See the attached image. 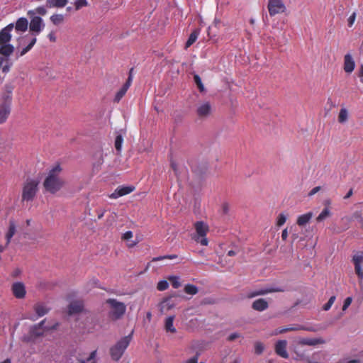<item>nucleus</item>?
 Returning a JSON list of instances; mask_svg holds the SVG:
<instances>
[{
	"instance_id": "nucleus-1",
	"label": "nucleus",
	"mask_w": 363,
	"mask_h": 363,
	"mask_svg": "<svg viewBox=\"0 0 363 363\" xmlns=\"http://www.w3.org/2000/svg\"><path fill=\"white\" fill-rule=\"evenodd\" d=\"M62 168L60 165L54 166L48 172L43 186L45 190L51 194H55L60 191L65 184V182L60 177Z\"/></svg>"
},
{
	"instance_id": "nucleus-2",
	"label": "nucleus",
	"mask_w": 363,
	"mask_h": 363,
	"mask_svg": "<svg viewBox=\"0 0 363 363\" xmlns=\"http://www.w3.org/2000/svg\"><path fill=\"white\" fill-rule=\"evenodd\" d=\"M13 29V24L10 23L0 31V54L4 58L9 57L13 52L14 46L10 43L11 39V31Z\"/></svg>"
},
{
	"instance_id": "nucleus-3",
	"label": "nucleus",
	"mask_w": 363,
	"mask_h": 363,
	"mask_svg": "<svg viewBox=\"0 0 363 363\" xmlns=\"http://www.w3.org/2000/svg\"><path fill=\"white\" fill-rule=\"evenodd\" d=\"M131 338V335L125 336L118 340L115 345L111 347L110 354L113 360L118 361L121 359L129 345Z\"/></svg>"
},
{
	"instance_id": "nucleus-4",
	"label": "nucleus",
	"mask_w": 363,
	"mask_h": 363,
	"mask_svg": "<svg viewBox=\"0 0 363 363\" xmlns=\"http://www.w3.org/2000/svg\"><path fill=\"white\" fill-rule=\"evenodd\" d=\"M37 41L36 36L28 34L18 38V47L25 46L16 53L17 57H22L30 51Z\"/></svg>"
},
{
	"instance_id": "nucleus-5",
	"label": "nucleus",
	"mask_w": 363,
	"mask_h": 363,
	"mask_svg": "<svg viewBox=\"0 0 363 363\" xmlns=\"http://www.w3.org/2000/svg\"><path fill=\"white\" fill-rule=\"evenodd\" d=\"M106 302L110 306V316L113 319L118 320L125 313L126 306L123 302H120L115 298H108Z\"/></svg>"
},
{
	"instance_id": "nucleus-6",
	"label": "nucleus",
	"mask_w": 363,
	"mask_h": 363,
	"mask_svg": "<svg viewBox=\"0 0 363 363\" xmlns=\"http://www.w3.org/2000/svg\"><path fill=\"white\" fill-rule=\"evenodd\" d=\"M38 182L35 179H27L23 188L22 199L23 201H32L38 190Z\"/></svg>"
},
{
	"instance_id": "nucleus-7",
	"label": "nucleus",
	"mask_w": 363,
	"mask_h": 363,
	"mask_svg": "<svg viewBox=\"0 0 363 363\" xmlns=\"http://www.w3.org/2000/svg\"><path fill=\"white\" fill-rule=\"evenodd\" d=\"M196 235L194 237L195 241L199 242L201 245H208V241L206 238L208 231V226L203 221H197L194 224Z\"/></svg>"
},
{
	"instance_id": "nucleus-8",
	"label": "nucleus",
	"mask_w": 363,
	"mask_h": 363,
	"mask_svg": "<svg viewBox=\"0 0 363 363\" xmlns=\"http://www.w3.org/2000/svg\"><path fill=\"white\" fill-rule=\"evenodd\" d=\"M45 320H42L37 325L31 326L29 329V334L24 335L22 337V340L26 342H31L38 337L43 335L45 328L43 327Z\"/></svg>"
},
{
	"instance_id": "nucleus-9",
	"label": "nucleus",
	"mask_w": 363,
	"mask_h": 363,
	"mask_svg": "<svg viewBox=\"0 0 363 363\" xmlns=\"http://www.w3.org/2000/svg\"><path fill=\"white\" fill-rule=\"evenodd\" d=\"M45 24L41 17L33 16L31 17L29 23V28L31 34L36 36L39 35L45 28Z\"/></svg>"
},
{
	"instance_id": "nucleus-10",
	"label": "nucleus",
	"mask_w": 363,
	"mask_h": 363,
	"mask_svg": "<svg viewBox=\"0 0 363 363\" xmlns=\"http://www.w3.org/2000/svg\"><path fill=\"white\" fill-rule=\"evenodd\" d=\"M267 8L271 16L282 13L286 10L285 4L282 0H268Z\"/></svg>"
},
{
	"instance_id": "nucleus-11",
	"label": "nucleus",
	"mask_w": 363,
	"mask_h": 363,
	"mask_svg": "<svg viewBox=\"0 0 363 363\" xmlns=\"http://www.w3.org/2000/svg\"><path fill=\"white\" fill-rule=\"evenodd\" d=\"M12 65L13 63L9 58L0 57V83L4 81V76L10 72Z\"/></svg>"
},
{
	"instance_id": "nucleus-12",
	"label": "nucleus",
	"mask_w": 363,
	"mask_h": 363,
	"mask_svg": "<svg viewBox=\"0 0 363 363\" xmlns=\"http://www.w3.org/2000/svg\"><path fill=\"white\" fill-rule=\"evenodd\" d=\"M284 290L279 287H267L255 290L248 294V298H254L258 296H263L273 292L283 291Z\"/></svg>"
},
{
	"instance_id": "nucleus-13",
	"label": "nucleus",
	"mask_w": 363,
	"mask_h": 363,
	"mask_svg": "<svg viewBox=\"0 0 363 363\" xmlns=\"http://www.w3.org/2000/svg\"><path fill=\"white\" fill-rule=\"evenodd\" d=\"M134 189L135 187L133 186H120L109 195V197L116 199L133 192Z\"/></svg>"
},
{
	"instance_id": "nucleus-14",
	"label": "nucleus",
	"mask_w": 363,
	"mask_h": 363,
	"mask_svg": "<svg viewBox=\"0 0 363 363\" xmlns=\"http://www.w3.org/2000/svg\"><path fill=\"white\" fill-rule=\"evenodd\" d=\"M353 262L357 275L360 279H363V253L355 255L353 257Z\"/></svg>"
},
{
	"instance_id": "nucleus-15",
	"label": "nucleus",
	"mask_w": 363,
	"mask_h": 363,
	"mask_svg": "<svg viewBox=\"0 0 363 363\" xmlns=\"http://www.w3.org/2000/svg\"><path fill=\"white\" fill-rule=\"evenodd\" d=\"M211 113V106L209 102L200 104L196 108V113L200 118L208 117Z\"/></svg>"
},
{
	"instance_id": "nucleus-16",
	"label": "nucleus",
	"mask_w": 363,
	"mask_h": 363,
	"mask_svg": "<svg viewBox=\"0 0 363 363\" xmlns=\"http://www.w3.org/2000/svg\"><path fill=\"white\" fill-rule=\"evenodd\" d=\"M286 345L287 342L286 340H279L276 345H275V352L276 353L285 359H287L289 357V354L286 351Z\"/></svg>"
},
{
	"instance_id": "nucleus-17",
	"label": "nucleus",
	"mask_w": 363,
	"mask_h": 363,
	"mask_svg": "<svg viewBox=\"0 0 363 363\" xmlns=\"http://www.w3.org/2000/svg\"><path fill=\"white\" fill-rule=\"evenodd\" d=\"M355 68V62L352 55L350 53H347L344 57V71L347 73H352Z\"/></svg>"
},
{
	"instance_id": "nucleus-18",
	"label": "nucleus",
	"mask_w": 363,
	"mask_h": 363,
	"mask_svg": "<svg viewBox=\"0 0 363 363\" xmlns=\"http://www.w3.org/2000/svg\"><path fill=\"white\" fill-rule=\"evenodd\" d=\"M13 294L17 298H23L26 295V288L23 283L16 282L12 286Z\"/></svg>"
},
{
	"instance_id": "nucleus-19",
	"label": "nucleus",
	"mask_w": 363,
	"mask_h": 363,
	"mask_svg": "<svg viewBox=\"0 0 363 363\" xmlns=\"http://www.w3.org/2000/svg\"><path fill=\"white\" fill-rule=\"evenodd\" d=\"M13 24V28H15L16 31L18 33H23L27 30L28 27V21L27 18L21 17L19 18L16 23Z\"/></svg>"
},
{
	"instance_id": "nucleus-20",
	"label": "nucleus",
	"mask_w": 363,
	"mask_h": 363,
	"mask_svg": "<svg viewBox=\"0 0 363 363\" xmlns=\"http://www.w3.org/2000/svg\"><path fill=\"white\" fill-rule=\"evenodd\" d=\"M299 345H308V346H315L319 344L325 343V340L323 338H301L298 341Z\"/></svg>"
},
{
	"instance_id": "nucleus-21",
	"label": "nucleus",
	"mask_w": 363,
	"mask_h": 363,
	"mask_svg": "<svg viewBox=\"0 0 363 363\" xmlns=\"http://www.w3.org/2000/svg\"><path fill=\"white\" fill-rule=\"evenodd\" d=\"M10 113L11 107L9 104L3 103L0 105V124L6 121Z\"/></svg>"
},
{
	"instance_id": "nucleus-22",
	"label": "nucleus",
	"mask_w": 363,
	"mask_h": 363,
	"mask_svg": "<svg viewBox=\"0 0 363 363\" xmlns=\"http://www.w3.org/2000/svg\"><path fill=\"white\" fill-rule=\"evenodd\" d=\"M16 233V223L13 220H10L8 230L5 234V238L6 240V245H8L10 243L11 238H13V236L15 235Z\"/></svg>"
},
{
	"instance_id": "nucleus-23",
	"label": "nucleus",
	"mask_w": 363,
	"mask_h": 363,
	"mask_svg": "<svg viewBox=\"0 0 363 363\" xmlns=\"http://www.w3.org/2000/svg\"><path fill=\"white\" fill-rule=\"evenodd\" d=\"M269 307L268 302L264 298H258L255 300L252 304V308L257 311H264Z\"/></svg>"
},
{
	"instance_id": "nucleus-24",
	"label": "nucleus",
	"mask_w": 363,
	"mask_h": 363,
	"mask_svg": "<svg viewBox=\"0 0 363 363\" xmlns=\"http://www.w3.org/2000/svg\"><path fill=\"white\" fill-rule=\"evenodd\" d=\"M83 310V303L81 301L72 302L68 308L69 314H75L81 312Z\"/></svg>"
},
{
	"instance_id": "nucleus-25",
	"label": "nucleus",
	"mask_w": 363,
	"mask_h": 363,
	"mask_svg": "<svg viewBox=\"0 0 363 363\" xmlns=\"http://www.w3.org/2000/svg\"><path fill=\"white\" fill-rule=\"evenodd\" d=\"M288 331H294V330H306L309 332H317L320 330L318 327H306L301 325H296L291 327H287Z\"/></svg>"
},
{
	"instance_id": "nucleus-26",
	"label": "nucleus",
	"mask_w": 363,
	"mask_h": 363,
	"mask_svg": "<svg viewBox=\"0 0 363 363\" xmlns=\"http://www.w3.org/2000/svg\"><path fill=\"white\" fill-rule=\"evenodd\" d=\"M313 213L312 212H308L305 214L299 216L297 218L296 223L299 226H303L306 225L312 218Z\"/></svg>"
},
{
	"instance_id": "nucleus-27",
	"label": "nucleus",
	"mask_w": 363,
	"mask_h": 363,
	"mask_svg": "<svg viewBox=\"0 0 363 363\" xmlns=\"http://www.w3.org/2000/svg\"><path fill=\"white\" fill-rule=\"evenodd\" d=\"M68 2V0H46V7L48 8H62Z\"/></svg>"
},
{
	"instance_id": "nucleus-28",
	"label": "nucleus",
	"mask_w": 363,
	"mask_h": 363,
	"mask_svg": "<svg viewBox=\"0 0 363 363\" xmlns=\"http://www.w3.org/2000/svg\"><path fill=\"white\" fill-rule=\"evenodd\" d=\"M174 320V315L169 316L165 319L164 328L167 332H170L172 333H175L177 332V329L173 325Z\"/></svg>"
},
{
	"instance_id": "nucleus-29",
	"label": "nucleus",
	"mask_w": 363,
	"mask_h": 363,
	"mask_svg": "<svg viewBox=\"0 0 363 363\" xmlns=\"http://www.w3.org/2000/svg\"><path fill=\"white\" fill-rule=\"evenodd\" d=\"M200 34V29L196 28L193 30V32L190 34L185 45V48H188L191 45H193L196 40H197L199 35Z\"/></svg>"
},
{
	"instance_id": "nucleus-30",
	"label": "nucleus",
	"mask_w": 363,
	"mask_h": 363,
	"mask_svg": "<svg viewBox=\"0 0 363 363\" xmlns=\"http://www.w3.org/2000/svg\"><path fill=\"white\" fill-rule=\"evenodd\" d=\"M35 311L38 317H42L48 313L49 308L43 303H38L35 306Z\"/></svg>"
},
{
	"instance_id": "nucleus-31",
	"label": "nucleus",
	"mask_w": 363,
	"mask_h": 363,
	"mask_svg": "<svg viewBox=\"0 0 363 363\" xmlns=\"http://www.w3.org/2000/svg\"><path fill=\"white\" fill-rule=\"evenodd\" d=\"M116 137L115 139V147L116 150L119 152L121 151L122 149V145L123 143V135L121 133V130L120 132L116 133Z\"/></svg>"
},
{
	"instance_id": "nucleus-32",
	"label": "nucleus",
	"mask_w": 363,
	"mask_h": 363,
	"mask_svg": "<svg viewBox=\"0 0 363 363\" xmlns=\"http://www.w3.org/2000/svg\"><path fill=\"white\" fill-rule=\"evenodd\" d=\"M348 119V111L345 108H341L338 115V122L345 123Z\"/></svg>"
},
{
	"instance_id": "nucleus-33",
	"label": "nucleus",
	"mask_w": 363,
	"mask_h": 363,
	"mask_svg": "<svg viewBox=\"0 0 363 363\" xmlns=\"http://www.w3.org/2000/svg\"><path fill=\"white\" fill-rule=\"evenodd\" d=\"M50 21L54 25L58 26L63 22L64 16L62 14H54L50 16Z\"/></svg>"
},
{
	"instance_id": "nucleus-34",
	"label": "nucleus",
	"mask_w": 363,
	"mask_h": 363,
	"mask_svg": "<svg viewBox=\"0 0 363 363\" xmlns=\"http://www.w3.org/2000/svg\"><path fill=\"white\" fill-rule=\"evenodd\" d=\"M330 211L328 208H325L316 218L318 222H321L330 216Z\"/></svg>"
},
{
	"instance_id": "nucleus-35",
	"label": "nucleus",
	"mask_w": 363,
	"mask_h": 363,
	"mask_svg": "<svg viewBox=\"0 0 363 363\" xmlns=\"http://www.w3.org/2000/svg\"><path fill=\"white\" fill-rule=\"evenodd\" d=\"M185 293L190 295H195L198 293V287L193 284H186L184 286Z\"/></svg>"
},
{
	"instance_id": "nucleus-36",
	"label": "nucleus",
	"mask_w": 363,
	"mask_h": 363,
	"mask_svg": "<svg viewBox=\"0 0 363 363\" xmlns=\"http://www.w3.org/2000/svg\"><path fill=\"white\" fill-rule=\"evenodd\" d=\"M28 13L30 16L32 15L35 16V14H36V13L42 15V16H45L47 13V9L45 6H39L33 11H29Z\"/></svg>"
},
{
	"instance_id": "nucleus-37",
	"label": "nucleus",
	"mask_w": 363,
	"mask_h": 363,
	"mask_svg": "<svg viewBox=\"0 0 363 363\" xmlns=\"http://www.w3.org/2000/svg\"><path fill=\"white\" fill-rule=\"evenodd\" d=\"M169 280L171 281V284L174 289H178L181 286L179 277L171 276L169 277Z\"/></svg>"
},
{
	"instance_id": "nucleus-38",
	"label": "nucleus",
	"mask_w": 363,
	"mask_h": 363,
	"mask_svg": "<svg viewBox=\"0 0 363 363\" xmlns=\"http://www.w3.org/2000/svg\"><path fill=\"white\" fill-rule=\"evenodd\" d=\"M194 82L195 84L197 85L199 89L200 90V91L203 92L205 90V88H204V86L201 82V77L198 75V74H195L194 76Z\"/></svg>"
},
{
	"instance_id": "nucleus-39",
	"label": "nucleus",
	"mask_w": 363,
	"mask_h": 363,
	"mask_svg": "<svg viewBox=\"0 0 363 363\" xmlns=\"http://www.w3.org/2000/svg\"><path fill=\"white\" fill-rule=\"evenodd\" d=\"M286 219H287L286 215H285L284 213H280L278 216L277 219V226L280 227V226L283 225L286 223Z\"/></svg>"
},
{
	"instance_id": "nucleus-40",
	"label": "nucleus",
	"mask_w": 363,
	"mask_h": 363,
	"mask_svg": "<svg viewBox=\"0 0 363 363\" xmlns=\"http://www.w3.org/2000/svg\"><path fill=\"white\" fill-rule=\"evenodd\" d=\"M264 346L261 342H256L255 343V352L257 354H260L263 352Z\"/></svg>"
},
{
	"instance_id": "nucleus-41",
	"label": "nucleus",
	"mask_w": 363,
	"mask_h": 363,
	"mask_svg": "<svg viewBox=\"0 0 363 363\" xmlns=\"http://www.w3.org/2000/svg\"><path fill=\"white\" fill-rule=\"evenodd\" d=\"M88 5V2L86 0H76L74 2V6L76 10H79L80 9Z\"/></svg>"
},
{
	"instance_id": "nucleus-42",
	"label": "nucleus",
	"mask_w": 363,
	"mask_h": 363,
	"mask_svg": "<svg viewBox=\"0 0 363 363\" xmlns=\"http://www.w3.org/2000/svg\"><path fill=\"white\" fill-rule=\"evenodd\" d=\"M336 299V297L335 296H331L328 301L323 306V309L325 311H328L330 309L331 306H333V304L334 303Z\"/></svg>"
},
{
	"instance_id": "nucleus-43",
	"label": "nucleus",
	"mask_w": 363,
	"mask_h": 363,
	"mask_svg": "<svg viewBox=\"0 0 363 363\" xmlns=\"http://www.w3.org/2000/svg\"><path fill=\"white\" fill-rule=\"evenodd\" d=\"M169 286V283L166 280H161L158 282L157 288L159 291H164Z\"/></svg>"
},
{
	"instance_id": "nucleus-44",
	"label": "nucleus",
	"mask_w": 363,
	"mask_h": 363,
	"mask_svg": "<svg viewBox=\"0 0 363 363\" xmlns=\"http://www.w3.org/2000/svg\"><path fill=\"white\" fill-rule=\"evenodd\" d=\"M96 355V351L94 350L91 352L89 357L86 360L82 361V363H96L95 362Z\"/></svg>"
},
{
	"instance_id": "nucleus-45",
	"label": "nucleus",
	"mask_w": 363,
	"mask_h": 363,
	"mask_svg": "<svg viewBox=\"0 0 363 363\" xmlns=\"http://www.w3.org/2000/svg\"><path fill=\"white\" fill-rule=\"evenodd\" d=\"M126 91H125V89H123L122 87L121 89L116 93L115 96L114 101L116 102H118L123 96L125 94Z\"/></svg>"
},
{
	"instance_id": "nucleus-46",
	"label": "nucleus",
	"mask_w": 363,
	"mask_h": 363,
	"mask_svg": "<svg viewBox=\"0 0 363 363\" xmlns=\"http://www.w3.org/2000/svg\"><path fill=\"white\" fill-rule=\"evenodd\" d=\"M355 18H356V13L353 12L352 13V15L348 18V20H347L349 27L352 26V25L354 24V23L355 21Z\"/></svg>"
},
{
	"instance_id": "nucleus-47",
	"label": "nucleus",
	"mask_w": 363,
	"mask_h": 363,
	"mask_svg": "<svg viewBox=\"0 0 363 363\" xmlns=\"http://www.w3.org/2000/svg\"><path fill=\"white\" fill-rule=\"evenodd\" d=\"M352 301V298L351 297H347L344 301L342 310L345 311L350 306Z\"/></svg>"
},
{
	"instance_id": "nucleus-48",
	"label": "nucleus",
	"mask_w": 363,
	"mask_h": 363,
	"mask_svg": "<svg viewBox=\"0 0 363 363\" xmlns=\"http://www.w3.org/2000/svg\"><path fill=\"white\" fill-rule=\"evenodd\" d=\"M240 337H241L240 333H233L230 335H229V336L228 337V341H233V340H235V339H237V338H238Z\"/></svg>"
},
{
	"instance_id": "nucleus-49",
	"label": "nucleus",
	"mask_w": 363,
	"mask_h": 363,
	"mask_svg": "<svg viewBox=\"0 0 363 363\" xmlns=\"http://www.w3.org/2000/svg\"><path fill=\"white\" fill-rule=\"evenodd\" d=\"M133 233L132 231H127L123 235V239L125 240H129L133 238Z\"/></svg>"
},
{
	"instance_id": "nucleus-50",
	"label": "nucleus",
	"mask_w": 363,
	"mask_h": 363,
	"mask_svg": "<svg viewBox=\"0 0 363 363\" xmlns=\"http://www.w3.org/2000/svg\"><path fill=\"white\" fill-rule=\"evenodd\" d=\"M358 77L359 78L360 82L363 84V64L360 66L359 69Z\"/></svg>"
},
{
	"instance_id": "nucleus-51",
	"label": "nucleus",
	"mask_w": 363,
	"mask_h": 363,
	"mask_svg": "<svg viewBox=\"0 0 363 363\" xmlns=\"http://www.w3.org/2000/svg\"><path fill=\"white\" fill-rule=\"evenodd\" d=\"M48 38H49V40L52 42H55L56 41V36H55V34L54 32H50L48 35Z\"/></svg>"
},
{
	"instance_id": "nucleus-52",
	"label": "nucleus",
	"mask_w": 363,
	"mask_h": 363,
	"mask_svg": "<svg viewBox=\"0 0 363 363\" xmlns=\"http://www.w3.org/2000/svg\"><path fill=\"white\" fill-rule=\"evenodd\" d=\"M320 189V186H315L314 187L310 192L309 196H313L317 192H318Z\"/></svg>"
},
{
	"instance_id": "nucleus-53",
	"label": "nucleus",
	"mask_w": 363,
	"mask_h": 363,
	"mask_svg": "<svg viewBox=\"0 0 363 363\" xmlns=\"http://www.w3.org/2000/svg\"><path fill=\"white\" fill-rule=\"evenodd\" d=\"M287 237H288V231H287V229L285 228L282 230L281 238H282V240H286L287 239Z\"/></svg>"
},
{
	"instance_id": "nucleus-54",
	"label": "nucleus",
	"mask_w": 363,
	"mask_h": 363,
	"mask_svg": "<svg viewBox=\"0 0 363 363\" xmlns=\"http://www.w3.org/2000/svg\"><path fill=\"white\" fill-rule=\"evenodd\" d=\"M167 257H165V256H160V257H154L152 259V262H157V261H160V260H162V259H166Z\"/></svg>"
},
{
	"instance_id": "nucleus-55",
	"label": "nucleus",
	"mask_w": 363,
	"mask_h": 363,
	"mask_svg": "<svg viewBox=\"0 0 363 363\" xmlns=\"http://www.w3.org/2000/svg\"><path fill=\"white\" fill-rule=\"evenodd\" d=\"M221 21L217 18L214 19L213 24L216 27H218L221 24Z\"/></svg>"
},
{
	"instance_id": "nucleus-56",
	"label": "nucleus",
	"mask_w": 363,
	"mask_h": 363,
	"mask_svg": "<svg viewBox=\"0 0 363 363\" xmlns=\"http://www.w3.org/2000/svg\"><path fill=\"white\" fill-rule=\"evenodd\" d=\"M286 332H288L287 327L280 328L277 333H286Z\"/></svg>"
},
{
	"instance_id": "nucleus-57",
	"label": "nucleus",
	"mask_w": 363,
	"mask_h": 363,
	"mask_svg": "<svg viewBox=\"0 0 363 363\" xmlns=\"http://www.w3.org/2000/svg\"><path fill=\"white\" fill-rule=\"evenodd\" d=\"M352 189H350V190L347 192V194L345 196V197H344V198H345V199H348L349 197H350V196H352Z\"/></svg>"
},
{
	"instance_id": "nucleus-58",
	"label": "nucleus",
	"mask_w": 363,
	"mask_h": 363,
	"mask_svg": "<svg viewBox=\"0 0 363 363\" xmlns=\"http://www.w3.org/2000/svg\"><path fill=\"white\" fill-rule=\"evenodd\" d=\"M236 255V252H235V251H234V250H229V251L228 252V256H230V257H231V256H234V255Z\"/></svg>"
},
{
	"instance_id": "nucleus-59",
	"label": "nucleus",
	"mask_w": 363,
	"mask_h": 363,
	"mask_svg": "<svg viewBox=\"0 0 363 363\" xmlns=\"http://www.w3.org/2000/svg\"><path fill=\"white\" fill-rule=\"evenodd\" d=\"M166 257H167L166 259H174L177 257L176 255H167Z\"/></svg>"
},
{
	"instance_id": "nucleus-60",
	"label": "nucleus",
	"mask_w": 363,
	"mask_h": 363,
	"mask_svg": "<svg viewBox=\"0 0 363 363\" xmlns=\"http://www.w3.org/2000/svg\"><path fill=\"white\" fill-rule=\"evenodd\" d=\"M129 86H130V84H125L122 86V88H123V89H125V91H127V90L128 89Z\"/></svg>"
},
{
	"instance_id": "nucleus-61",
	"label": "nucleus",
	"mask_w": 363,
	"mask_h": 363,
	"mask_svg": "<svg viewBox=\"0 0 363 363\" xmlns=\"http://www.w3.org/2000/svg\"><path fill=\"white\" fill-rule=\"evenodd\" d=\"M136 244H137L136 242H132L130 243H128V247H132L135 246Z\"/></svg>"
},
{
	"instance_id": "nucleus-62",
	"label": "nucleus",
	"mask_w": 363,
	"mask_h": 363,
	"mask_svg": "<svg viewBox=\"0 0 363 363\" xmlns=\"http://www.w3.org/2000/svg\"><path fill=\"white\" fill-rule=\"evenodd\" d=\"M348 363H357L359 362L358 359H352L347 362Z\"/></svg>"
},
{
	"instance_id": "nucleus-63",
	"label": "nucleus",
	"mask_w": 363,
	"mask_h": 363,
	"mask_svg": "<svg viewBox=\"0 0 363 363\" xmlns=\"http://www.w3.org/2000/svg\"><path fill=\"white\" fill-rule=\"evenodd\" d=\"M0 363H11V361L10 359L8 358V359H5L4 362H0Z\"/></svg>"
},
{
	"instance_id": "nucleus-64",
	"label": "nucleus",
	"mask_w": 363,
	"mask_h": 363,
	"mask_svg": "<svg viewBox=\"0 0 363 363\" xmlns=\"http://www.w3.org/2000/svg\"><path fill=\"white\" fill-rule=\"evenodd\" d=\"M151 316H152V315H151V313H150V312H148V313H147V318L149 320H150Z\"/></svg>"
}]
</instances>
